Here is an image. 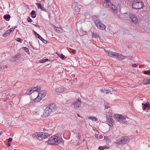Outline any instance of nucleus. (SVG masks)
Here are the masks:
<instances>
[{"label":"nucleus","mask_w":150,"mask_h":150,"mask_svg":"<svg viewBox=\"0 0 150 150\" xmlns=\"http://www.w3.org/2000/svg\"><path fill=\"white\" fill-rule=\"evenodd\" d=\"M144 74H145L149 75V74H150V71H145L144 72Z\"/></svg>","instance_id":"obj_38"},{"label":"nucleus","mask_w":150,"mask_h":150,"mask_svg":"<svg viewBox=\"0 0 150 150\" xmlns=\"http://www.w3.org/2000/svg\"><path fill=\"white\" fill-rule=\"evenodd\" d=\"M114 118L115 119L119 122H125L126 117L123 116L122 115L119 114L115 115H114Z\"/></svg>","instance_id":"obj_6"},{"label":"nucleus","mask_w":150,"mask_h":150,"mask_svg":"<svg viewBox=\"0 0 150 150\" xmlns=\"http://www.w3.org/2000/svg\"><path fill=\"white\" fill-rule=\"evenodd\" d=\"M40 90V87L38 86L34 87L33 89V92H38Z\"/></svg>","instance_id":"obj_21"},{"label":"nucleus","mask_w":150,"mask_h":150,"mask_svg":"<svg viewBox=\"0 0 150 150\" xmlns=\"http://www.w3.org/2000/svg\"><path fill=\"white\" fill-rule=\"evenodd\" d=\"M4 67L2 65H0V71H2L3 70Z\"/></svg>","instance_id":"obj_43"},{"label":"nucleus","mask_w":150,"mask_h":150,"mask_svg":"<svg viewBox=\"0 0 150 150\" xmlns=\"http://www.w3.org/2000/svg\"><path fill=\"white\" fill-rule=\"evenodd\" d=\"M106 3H107L108 4V6L110 8H111L112 10L113 11V12L114 13L117 14V8L115 7V6L112 4L110 2V0H105Z\"/></svg>","instance_id":"obj_7"},{"label":"nucleus","mask_w":150,"mask_h":150,"mask_svg":"<svg viewBox=\"0 0 150 150\" xmlns=\"http://www.w3.org/2000/svg\"><path fill=\"white\" fill-rule=\"evenodd\" d=\"M41 40L43 43L45 44H46L47 43V41L43 39L42 37L40 39Z\"/></svg>","instance_id":"obj_37"},{"label":"nucleus","mask_w":150,"mask_h":150,"mask_svg":"<svg viewBox=\"0 0 150 150\" xmlns=\"http://www.w3.org/2000/svg\"><path fill=\"white\" fill-rule=\"evenodd\" d=\"M12 138H9L8 139V142H11V141H12Z\"/></svg>","instance_id":"obj_45"},{"label":"nucleus","mask_w":150,"mask_h":150,"mask_svg":"<svg viewBox=\"0 0 150 150\" xmlns=\"http://www.w3.org/2000/svg\"><path fill=\"white\" fill-rule=\"evenodd\" d=\"M16 26H14L12 27L11 28L10 30H9V32L10 34L12 33L13 31H14V30L16 29Z\"/></svg>","instance_id":"obj_27"},{"label":"nucleus","mask_w":150,"mask_h":150,"mask_svg":"<svg viewBox=\"0 0 150 150\" xmlns=\"http://www.w3.org/2000/svg\"><path fill=\"white\" fill-rule=\"evenodd\" d=\"M104 106L106 109H108L110 107L109 104L107 102L104 103Z\"/></svg>","instance_id":"obj_34"},{"label":"nucleus","mask_w":150,"mask_h":150,"mask_svg":"<svg viewBox=\"0 0 150 150\" xmlns=\"http://www.w3.org/2000/svg\"><path fill=\"white\" fill-rule=\"evenodd\" d=\"M93 18L98 28L103 30H105L106 28V25L100 21L98 17L95 16H93Z\"/></svg>","instance_id":"obj_2"},{"label":"nucleus","mask_w":150,"mask_h":150,"mask_svg":"<svg viewBox=\"0 0 150 150\" xmlns=\"http://www.w3.org/2000/svg\"><path fill=\"white\" fill-rule=\"evenodd\" d=\"M36 5L37 6L38 8H40L41 10H43V9L44 8L42 6L41 4H40L38 3H36Z\"/></svg>","instance_id":"obj_25"},{"label":"nucleus","mask_w":150,"mask_h":150,"mask_svg":"<svg viewBox=\"0 0 150 150\" xmlns=\"http://www.w3.org/2000/svg\"><path fill=\"white\" fill-rule=\"evenodd\" d=\"M10 33L9 32V30H7L5 31L4 34L3 35V36L4 37L6 38L9 35Z\"/></svg>","instance_id":"obj_22"},{"label":"nucleus","mask_w":150,"mask_h":150,"mask_svg":"<svg viewBox=\"0 0 150 150\" xmlns=\"http://www.w3.org/2000/svg\"><path fill=\"white\" fill-rule=\"evenodd\" d=\"M35 11L34 10H33L31 12L30 14L32 16V17L33 18H34L36 17V16L35 15Z\"/></svg>","instance_id":"obj_30"},{"label":"nucleus","mask_w":150,"mask_h":150,"mask_svg":"<svg viewBox=\"0 0 150 150\" xmlns=\"http://www.w3.org/2000/svg\"><path fill=\"white\" fill-rule=\"evenodd\" d=\"M27 20L29 22H31L32 21V20L29 17L27 18Z\"/></svg>","instance_id":"obj_40"},{"label":"nucleus","mask_w":150,"mask_h":150,"mask_svg":"<svg viewBox=\"0 0 150 150\" xmlns=\"http://www.w3.org/2000/svg\"><path fill=\"white\" fill-rule=\"evenodd\" d=\"M16 41L19 42H21L22 40L21 39L18 38L17 39Z\"/></svg>","instance_id":"obj_42"},{"label":"nucleus","mask_w":150,"mask_h":150,"mask_svg":"<svg viewBox=\"0 0 150 150\" xmlns=\"http://www.w3.org/2000/svg\"><path fill=\"white\" fill-rule=\"evenodd\" d=\"M34 33L35 36L37 38H38L39 39H40V38L41 37L39 34H38V33H37L35 31H34Z\"/></svg>","instance_id":"obj_32"},{"label":"nucleus","mask_w":150,"mask_h":150,"mask_svg":"<svg viewBox=\"0 0 150 150\" xmlns=\"http://www.w3.org/2000/svg\"><path fill=\"white\" fill-rule=\"evenodd\" d=\"M116 58L118 59L122 60L124 59V57L120 54L117 53V56Z\"/></svg>","instance_id":"obj_18"},{"label":"nucleus","mask_w":150,"mask_h":150,"mask_svg":"<svg viewBox=\"0 0 150 150\" xmlns=\"http://www.w3.org/2000/svg\"><path fill=\"white\" fill-rule=\"evenodd\" d=\"M122 141L121 137L118 139L115 142V144L119 146L121 145L122 144Z\"/></svg>","instance_id":"obj_17"},{"label":"nucleus","mask_w":150,"mask_h":150,"mask_svg":"<svg viewBox=\"0 0 150 150\" xmlns=\"http://www.w3.org/2000/svg\"><path fill=\"white\" fill-rule=\"evenodd\" d=\"M109 30L110 31L112 32V30H110V28L109 29Z\"/></svg>","instance_id":"obj_53"},{"label":"nucleus","mask_w":150,"mask_h":150,"mask_svg":"<svg viewBox=\"0 0 150 150\" xmlns=\"http://www.w3.org/2000/svg\"><path fill=\"white\" fill-rule=\"evenodd\" d=\"M59 56L60 57L61 59L63 60L64 59V56L63 55V54H61L60 56Z\"/></svg>","instance_id":"obj_41"},{"label":"nucleus","mask_w":150,"mask_h":150,"mask_svg":"<svg viewBox=\"0 0 150 150\" xmlns=\"http://www.w3.org/2000/svg\"><path fill=\"white\" fill-rule=\"evenodd\" d=\"M105 139L106 140V142L107 143L109 144L111 142L110 140L109 139Z\"/></svg>","instance_id":"obj_39"},{"label":"nucleus","mask_w":150,"mask_h":150,"mask_svg":"<svg viewBox=\"0 0 150 150\" xmlns=\"http://www.w3.org/2000/svg\"><path fill=\"white\" fill-rule=\"evenodd\" d=\"M81 134H80V133H79L78 134V139H80V136H81Z\"/></svg>","instance_id":"obj_46"},{"label":"nucleus","mask_w":150,"mask_h":150,"mask_svg":"<svg viewBox=\"0 0 150 150\" xmlns=\"http://www.w3.org/2000/svg\"><path fill=\"white\" fill-rule=\"evenodd\" d=\"M121 138L122 141V144H127L130 141V139L127 136L121 137Z\"/></svg>","instance_id":"obj_12"},{"label":"nucleus","mask_w":150,"mask_h":150,"mask_svg":"<svg viewBox=\"0 0 150 150\" xmlns=\"http://www.w3.org/2000/svg\"><path fill=\"white\" fill-rule=\"evenodd\" d=\"M21 56V55L20 54L18 53L16 54V56L12 57L11 60L13 62H16L17 61L18 58H20Z\"/></svg>","instance_id":"obj_14"},{"label":"nucleus","mask_w":150,"mask_h":150,"mask_svg":"<svg viewBox=\"0 0 150 150\" xmlns=\"http://www.w3.org/2000/svg\"><path fill=\"white\" fill-rule=\"evenodd\" d=\"M2 134V132H0V136Z\"/></svg>","instance_id":"obj_50"},{"label":"nucleus","mask_w":150,"mask_h":150,"mask_svg":"<svg viewBox=\"0 0 150 150\" xmlns=\"http://www.w3.org/2000/svg\"><path fill=\"white\" fill-rule=\"evenodd\" d=\"M105 51L110 57L115 58L117 57V53L116 52L106 50H105Z\"/></svg>","instance_id":"obj_10"},{"label":"nucleus","mask_w":150,"mask_h":150,"mask_svg":"<svg viewBox=\"0 0 150 150\" xmlns=\"http://www.w3.org/2000/svg\"><path fill=\"white\" fill-rule=\"evenodd\" d=\"M48 144L52 145H58L61 143H63L64 141L61 137L56 135L52 136L47 141Z\"/></svg>","instance_id":"obj_1"},{"label":"nucleus","mask_w":150,"mask_h":150,"mask_svg":"<svg viewBox=\"0 0 150 150\" xmlns=\"http://www.w3.org/2000/svg\"><path fill=\"white\" fill-rule=\"evenodd\" d=\"M103 92L105 93H107L108 92V90H104L103 91Z\"/></svg>","instance_id":"obj_44"},{"label":"nucleus","mask_w":150,"mask_h":150,"mask_svg":"<svg viewBox=\"0 0 150 150\" xmlns=\"http://www.w3.org/2000/svg\"><path fill=\"white\" fill-rule=\"evenodd\" d=\"M51 112L50 110L47 107L44 110L43 115L45 117H47L50 115Z\"/></svg>","instance_id":"obj_11"},{"label":"nucleus","mask_w":150,"mask_h":150,"mask_svg":"<svg viewBox=\"0 0 150 150\" xmlns=\"http://www.w3.org/2000/svg\"><path fill=\"white\" fill-rule=\"evenodd\" d=\"M4 18L5 20L9 19L10 18V16L9 14L4 15Z\"/></svg>","instance_id":"obj_31"},{"label":"nucleus","mask_w":150,"mask_h":150,"mask_svg":"<svg viewBox=\"0 0 150 150\" xmlns=\"http://www.w3.org/2000/svg\"><path fill=\"white\" fill-rule=\"evenodd\" d=\"M23 49L28 54H30V52L28 48L26 47H23Z\"/></svg>","instance_id":"obj_33"},{"label":"nucleus","mask_w":150,"mask_h":150,"mask_svg":"<svg viewBox=\"0 0 150 150\" xmlns=\"http://www.w3.org/2000/svg\"><path fill=\"white\" fill-rule=\"evenodd\" d=\"M49 61V60L48 59H40L39 60V62L40 63H45V62L47 61Z\"/></svg>","instance_id":"obj_24"},{"label":"nucleus","mask_w":150,"mask_h":150,"mask_svg":"<svg viewBox=\"0 0 150 150\" xmlns=\"http://www.w3.org/2000/svg\"><path fill=\"white\" fill-rule=\"evenodd\" d=\"M33 136L34 138L41 140L47 138L49 136V134L46 132H39L34 134Z\"/></svg>","instance_id":"obj_3"},{"label":"nucleus","mask_w":150,"mask_h":150,"mask_svg":"<svg viewBox=\"0 0 150 150\" xmlns=\"http://www.w3.org/2000/svg\"><path fill=\"white\" fill-rule=\"evenodd\" d=\"M146 109H147V112H150V104L148 102L144 105L143 109L145 110Z\"/></svg>","instance_id":"obj_13"},{"label":"nucleus","mask_w":150,"mask_h":150,"mask_svg":"<svg viewBox=\"0 0 150 150\" xmlns=\"http://www.w3.org/2000/svg\"><path fill=\"white\" fill-rule=\"evenodd\" d=\"M11 145L10 144L8 143L7 144V146H8V147H9Z\"/></svg>","instance_id":"obj_49"},{"label":"nucleus","mask_w":150,"mask_h":150,"mask_svg":"<svg viewBox=\"0 0 150 150\" xmlns=\"http://www.w3.org/2000/svg\"><path fill=\"white\" fill-rule=\"evenodd\" d=\"M92 35L93 38H99V36L96 33H92Z\"/></svg>","instance_id":"obj_28"},{"label":"nucleus","mask_w":150,"mask_h":150,"mask_svg":"<svg viewBox=\"0 0 150 150\" xmlns=\"http://www.w3.org/2000/svg\"><path fill=\"white\" fill-rule=\"evenodd\" d=\"M62 31V30L61 28H57L56 29V31L57 33H61Z\"/></svg>","instance_id":"obj_35"},{"label":"nucleus","mask_w":150,"mask_h":150,"mask_svg":"<svg viewBox=\"0 0 150 150\" xmlns=\"http://www.w3.org/2000/svg\"><path fill=\"white\" fill-rule=\"evenodd\" d=\"M33 92V89H30L28 91L26 92V93L28 94H31L33 92Z\"/></svg>","instance_id":"obj_36"},{"label":"nucleus","mask_w":150,"mask_h":150,"mask_svg":"<svg viewBox=\"0 0 150 150\" xmlns=\"http://www.w3.org/2000/svg\"><path fill=\"white\" fill-rule=\"evenodd\" d=\"M46 92L42 91L38 93V97H40L42 99L46 95Z\"/></svg>","instance_id":"obj_15"},{"label":"nucleus","mask_w":150,"mask_h":150,"mask_svg":"<svg viewBox=\"0 0 150 150\" xmlns=\"http://www.w3.org/2000/svg\"><path fill=\"white\" fill-rule=\"evenodd\" d=\"M129 17L131 21L134 23H138L139 20L136 15L132 13H130Z\"/></svg>","instance_id":"obj_8"},{"label":"nucleus","mask_w":150,"mask_h":150,"mask_svg":"<svg viewBox=\"0 0 150 150\" xmlns=\"http://www.w3.org/2000/svg\"><path fill=\"white\" fill-rule=\"evenodd\" d=\"M72 52L74 53V52H75L73 50L72 51Z\"/></svg>","instance_id":"obj_51"},{"label":"nucleus","mask_w":150,"mask_h":150,"mask_svg":"<svg viewBox=\"0 0 150 150\" xmlns=\"http://www.w3.org/2000/svg\"><path fill=\"white\" fill-rule=\"evenodd\" d=\"M56 91L57 92L61 93L64 91V88H57L56 89Z\"/></svg>","instance_id":"obj_23"},{"label":"nucleus","mask_w":150,"mask_h":150,"mask_svg":"<svg viewBox=\"0 0 150 150\" xmlns=\"http://www.w3.org/2000/svg\"><path fill=\"white\" fill-rule=\"evenodd\" d=\"M50 110V111L52 112V111L55 110L56 108V106L54 104H52L50 105L49 107H47Z\"/></svg>","instance_id":"obj_16"},{"label":"nucleus","mask_w":150,"mask_h":150,"mask_svg":"<svg viewBox=\"0 0 150 150\" xmlns=\"http://www.w3.org/2000/svg\"><path fill=\"white\" fill-rule=\"evenodd\" d=\"M42 98H40V97H38V96L35 99L34 101L35 102H38Z\"/></svg>","instance_id":"obj_29"},{"label":"nucleus","mask_w":150,"mask_h":150,"mask_svg":"<svg viewBox=\"0 0 150 150\" xmlns=\"http://www.w3.org/2000/svg\"><path fill=\"white\" fill-rule=\"evenodd\" d=\"M132 7L134 9H140L144 6L143 3L141 1H137L132 4Z\"/></svg>","instance_id":"obj_5"},{"label":"nucleus","mask_w":150,"mask_h":150,"mask_svg":"<svg viewBox=\"0 0 150 150\" xmlns=\"http://www.w3.org/2000/svg\"><path fill=\"white\" fill-rule=\"evenodd\" d=\"M88 118L93 122H97L98 120L97 118L95 117H88Z\"/></svg>","instance_id":"obj_19"},{"label":"nucleus","mask_w":150,"mask_h":150,"mask_svg":"<svg viewBox=\"0 0 150 150\" xmlns=\"http://www.w3.org/2000/svg\"><path fill=\"white\" fill-rule=\"evenodd\" d=\"M95 136L97 138H99V137H98V135L97 134H95Z\"/></svg>","instance_id":"obj_48"},{"label":"nucleus","mask_w":150,"mask_h":150,"mask_svg":"<svg viewBox=\"0 0 150 150\" xmlns=\"http://www.w3.org/2000/svg\"><path fill=\"white\" fill-rule=\"evenodd\" d=\"M109 147L108 146H100L98 147V149L99 150H104L105 149H108Z\"/></svg>","instance_id":"obj_20"},{"label":"nucleus","mask_w":150,"mask_h":150,"mask_svg":"<svg viewBox=\"0 0 150 150\" xmlns=\"http://www.w3.org/2000/svg\"><path fill=\"white\" fill-rule=\"evenodd\" d=\"M81 99L78 98L76 101L72 103L71 105L72 107L74 108H79L81 105Z\"/></svg>","instance_id":"obj_9"},{"label":"nucleus","mask_w":150,"mask_h":150,"mask_svg":"<svg viewBox=\"0 0 150 150\" xmlns=\"http://www.w3.org/2000/svg\"><path fill=\"white\" fill-rule=\"evenodd\" d=\"M77 115L78 117H80L79 115L78 114H77Z\"/></svg>","instance_id":"obj_52"},{"label":"nucleus","mask_w":150,"mask_h":150,"mask_svg":"<svg viewBox=\"0 0 150 150\" xmlns=\"http://www.w3.org/2000/svg\"><path fill=\"white\" fill-rule=\"evenodd\" d=\"M143 83L144 84H150V79L144 80L143 81Z\"/></svg>","instance_id":"obj_26"},{"label":"nucleus","mask_w":150,"mask_h":150,"mask_svg":"<svg viewBox=\"0 0 150 150\" xmlns=\"http://www.w3.org/2000/svg\"><path fill=\"white\" fill-rule=\"evenodd\" d=\"M136 66H137V65H136V64H133L132 65V67H136Z\"/></svg>","instance_id":"obj_47"},{"label":"nucleus","mask_w":150,"mask_h":150,"mask_svg":"<svg viewBox=\"0 0 150 150\" xmlns=\"http://www.w3.org/2000/svg\"><path fill=\"white\" fill-rule=\"evenodd\" d=\"M106 116L107 124L110 126H112L114 123V121L112 118L111 113L109 112H107Z\"/></svg>","instance_id":"obj_4"}]
</instances>
